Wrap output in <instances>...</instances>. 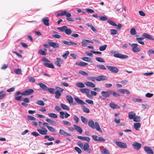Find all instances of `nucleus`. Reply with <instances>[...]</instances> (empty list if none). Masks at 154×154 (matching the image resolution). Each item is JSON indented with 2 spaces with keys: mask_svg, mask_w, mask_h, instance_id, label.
<instances>
[{
  "mask_svg": "<svg viewBox=\"0 0 154 154\" xmlns=\"http://www.w3.org/2000/svg\"><path fill=\"white\" fill-rule=\"evenodd\" d=\"M88 125L91 128L96 129L100 133H102V131L100 128L99 124L97 122H96L94 123L93 121L91 119L88 122Z\"/></svg>",
  "mask_w": 154,
  "mask_h": 154,
  "instance_id": "obj_1",
  "label": "nucleus"
},
{
  "mask_svg": "<svg viewBox=\"0 0 154 154\" xmlns=\"http://www.w3.org/2000/svg\"><path fill=\"white\" fill-rule=\"evenodd\" d=\"M57 29L62 32H65L66 34L67 35H69L72 33L71 29H68V27L65 26H63L62 27H58Z\"/></svg>",
  "mask_w": 154,
  "mask_h": 154,
  "instance_id": "obj_2",
  "label": "nucleus"
},
{
  "mask_svg": "<svg viewBox=\"0 0 154 154\" xmlns=\"http://www.w3.org/2000/svg\"><path fill=\"white\" fill-rule=\"evenodd\" d=\"M101 94L102 96L103 97V100H105L106 98L109 97L110 96L109 91H103L101 92Z\"/></svg>",
  "mask_w": 154,
  "mask_h": 154,
  "instance_id": "obj_3",
  "label": "nucleus"
},
{
  "mask_svg": "<svg viewBox=\"0 0 154 154\" xmlns=\"http://www.w3.org/2000/svg\"><path fill=\"white\" fill-rule=\"evenodd\" d=\"M34 92V90L32 89H27L21 92V95L23 96H27L31 95Z\"/></svg>",
  "mask_w": 154,
  "mask_h": 154,
  "instance_id": "obj_4",
  "label": "nucleus"
},
{
  "mask_svg": "<svg viewBox=\"0 0 154 154\" xmlns=\"http://www.w3.org/2000/svg\"><path fill=\"white\" fill-rule=\"evenodd\" d=\"M93 140L96 141H101L103 142L105 141V139L101 137H99L96 135H92Z\"/></svg>",
  "mask_w": 154,
  "mask_h": 154,
  "instance_id": "obj_5",
  "label": "nucleus"
},
{
  "mask_svg": "<svg viewBox=\"0 0 154 154\" xmlns=\"http://www.w3.org/2000/svg\"><path fill=\"white\" fill-rule=\"evenodd\" d=\"M131 46L132 48V51L135 52H138L140 50V48L138 47V45L137 44H132Z\"/></svg>",
  "mask_w": 154,
  "mask_h": 154,
  "instance_id": "obj_6",
  "label": "nucleus"
},
{
  "mask_svg": "<svg viewBox=\"0 0 154 154\" xmlns=\"http://www.w3.org/2000/svg\"><path fill=\"white\" fill-rule=\"evenodd\" d=\"M108 69L110 71L114 72L117 73L119 71V69L116 67L110 66H107Z\"/></svg>",
  "mask_w": 154,
  "mask_h": 154,
  "instance_id": "obj_7",
  "label": "nucleus"
},
{
  "mask_svg": "<svg viewBox=\"0 0 154 154\" xmlns=\"http://www.w3.org/2000/svg\"><path fill=\"white\" fill-rule=\"evenodd\" d=\"M40 128L41 129L39 128L37 129V131L40 134L42 135L47 134L48 130L46 128L42 126H41Z\"/></svg>",
  "mask_w": 154,
  "mask_h": 154,
  "instance_id": "obj_8",
  "label": "nucleus"
},
{
  "mask_svg": "<svg viewBox=\"0 0 154 154\" xmlns=\"http://www.w3.org/2000/svg\"><path fill=\"white\" fill-rule=\"evenodd\" d=\"M116 144L118 147L122 148H125L127 147V145L125 143L116 141Z\"/></svg>",
  "mask_w": 154,
  "mask_h": 154,
  "instance_id": "obj_9",
  "label": "nucleus"
},
{
  "mask_svg": "<svg viewBox=\"0 0 154 154\" xmlns=\"http://www.w3.org/2000/svg\"><path fill=\"white\" fill-rule=\"evenodd\" d=\"M141 144L136 142H134L132 144V146L134 149L137 150H139L141 146Z\"/></svg>",
  "mask_w": 154,
  "mask_h": 154,
  "instance_id": "obj_10",
  "label": "nucleus"
},
{
  "mask_svg": "<svg viewBox=\"0 0 154 154\" xmlns=\"http://www.w3.org/2000/svg\"><path fill=\"white\" fill-rule=\"evenodd\" d=\"M113 56L115 57L120 59H125L128 57V55H124L120 53L115 54L113 55Z\"/></svg>",
  "mask_w": 154,
  "mask_h": 154,
  "instance_id": "obj_11",
  "label": "nucleus"
},
{
  "mask_svg": "<svg viewBox=\"0 0 154 154\" xmlns=\"http://www.w3.org/2000/svg\"><path fill=\"white\" fill-rule=\"evenodd\" d=\"M64 60L59 58H57L55 62V64L58 66H60L61 64H63L64 63Z\"/></svg>",
  "mask_w": 154,
  "mask_h": 154,
  "instance_id": "obj_12",
  "label": "nucleus"
},
{
  "mask_svg": "<svg viewBox=\"0 0 154 154\" xmlns=\"http://www.w3.org/2000/svg\"><path fill=\"white\" fill-rule=\"evenodd\" d=\"M48 43L50 46H51L54 48H58L59 47V44L57 43L49 41L48 42Z\"/></svg>",
  "mask_w": 154,
  "mask_h": 154,
  "instance_id": "obj_13",
  "label": "nucleus"
},
{
  "mask_svg": "<svg viewBox=\"0 0 154 154\" xmlns=\"http://www.w3.org/2000/svg\"><path fill=\"white\" fill-rule=\"evenodd\" d=\"M59 134L61 135H63L65 137L67 136H70L71 135V134L68 133L67 132L63 129L60 130Z\"/></svg>",
  "mask_w": 154,
  "mask_h": 154,
  "instance_id": "obj_14",
  "label": "nucleus"
},
{
  "mask_svg": "<svg viewBox=\"0 0 154 154\" xmlns=\"http://www.w3.org/2000/svg\"><path fill=\"white\" fill-rule=\"evenodd\" d=\"M144 150L145 152L148 154H153V152L152 150L150 148V147L146 146H145L144 147Z\"/></svg>",
  "mask_w": 154,
  "mask_h": 154,
  "instance_id": "obj_15",
  "label": "nucleus"
},
{
  "mask_svg": "<svg viewBox=\"0 0 154 154\" xmlns=\"http://www.w3.org/2000/svg\"><path fill=\"white\" fill-rule=\"evenodd\" d=\"M142 36L143 37L145 38H146L148 39H149L151 40H153L154 39L152 38L150 35L146 33H144L143 34Z\"/></svg>",
  "mask_w": 154,
  "mask_h": 154,
  "instance_id": "obj_16",
  "label": "nucleus"
},
{
  "mask_svg": "<svg viewBox=\"0 0 154 154\" xmlns=\"http://www.w3.org/2000/svg\"><path fill=\"white\" fill-rule=\"evenodd\" d=\"M144 39V38L143 36L141 37H136L135 38L136 40L138 43L142 45H144L145 44L144 42L142 41Z\"/></svg>",
  "mask_w": 154,
  "mask_h": 154,
  "instance_id": "obj_17",
  "label": "nucleus"
},
{
  "mask_svg": "<svg viewBox=\"0 0 154 154\" xmlns=\"http://www.w3.org/2000/svg\"><path fill=\"white\" fill-rule=\"evenodd\" d=\"M96 80L98 82L101 81L105 80L106 79V77L103 75L99 76L97 77H95Z\"/></svg>",
  "mask_w": 154,
  "mask_h": 154,
  "instance_id": "obj_18",
  "label": "nucleus"
},
{
  "mask_svg": "<svg viewBox=\"0 0 154 154\" xmlns=\"http://www.w3.org/2000/svg\"><path fill=\"white\" fill-rule=\"evenodd\" d=\"M77 138L84 141H86L88 142H90V138L88 137H83L82 136H78Z\"/></svg>",
  "mask_w": 154,
  "mask_h": 154,
  "instance_id": "obj_19",
  "label": "nucleus"
},
{
  "mask_svg": "<svg viewBox=\"0 0 154 154\" xmlns=\"http://www.w3.org/2000/svg\"><path fill=\"white\" fill-rule=\"evenodd\" d=\"M84 84L87 86L91 88H94L95 86V84H94L93 83L91 82H85L84 83Z\"/></svg>",
  "mask_w": 154,
  "mask_h": 154,
  "instance_id": "obj_20",
  "label": "nucleus"
},
{
  "mask_svg": "<svg viewBox=\"0 0 154 154\" xmlns=\"http://www.w3.org/2000/svg\"><path fill=\"white\" fill-rule=\"evenodd\" d=\"M66 97V100L69 104H72L73 101V99L72 97L70 95H67Z\"/></svg>",
  "mask_w": 154,
  "mask_h": 154,
  "instance_id": "obj_21",
  "label": "nucleus"
},
{
  "mask_svg": "<svg viewBox=\"0 0 154 154\" xmlns=\"http://www.w3.org/2000/svg\"><path fill=\"white\" fill-rule=\"evenodd\" d=\"M73 126L75 128V129L79 133L81 134L82 133V130L80 127L75 125H74Z\"/></svg>",
  "mask_w": 154,
  "mask_h": 154,
  "instance_id": "obj_22",
  "label": "nucleus"
},
{
  "mask_svg": "<svg viewBox=\"0 0 154 154\" xmlns=\"http://www.w3.org/2000/svg\"><path fill=\"white\" fill-rule=\"evenodd\" d=\"M38 85L44 91H46L47 90L48 87L45 84L42 83H38Z\"/></svg>",
  "mask_w": 154,
  "mask_h": 154,
  "instance_id": "obj_23",
  "label": "nucleus"
},
{
  "mask_svg": "<svg viewBox=\"0 0 154 154\" xmlns=\"http://www.w3.org/2000/svg\"><path fill=\"white\" fill-rule=\"evenodd\" d=\"M136 116V114L132 112H131L128 113V118L130 119H134Z\"/></svg>",
  "mask_w": 154,
  "mask_h": 154,
  "instance_id": "obj_24",
  "label": "nucleus"
},
{
  "mask_svg": "<svg viewBox=\"0 0 154 154\" xmlns=\"http://www.w3.org/2000/svg\"><path fill=\"white\" fill-rule=\"evenodd\" d=\"M49 20L48 17L44 18L42 20V21L43 22L44 24L47 26L49 25Z\"/></svg>",
  "mask_w": 154,
  "mask_h": 154,
  "instance_id": "obj_25",
  "label": "nucleus"
},
{
  "mask_svg": "<svg viewBox=\"0 0 154 154\" xmlns=\"http://www.w3.org/2000/svg\"><path fill=\"white\" fill-rule=\"evenodd\" d=\"M74 100L79 104L81 105H83L85 104V103L82 100L79 99L78 97H74Z\"/></svg>",
  "mask_w": 154,
  "mask_h": 154,
  "instance_id": "obj_26",
  "label": "nucleus"
},
{
  "mask_svg": "<svg viewBox=\"0 0 154 154\" xmlns=\"http://www.w3.org/2000/svg\"><path fill=\"white\" fill-rule=\"evenodd\" d=\"M110 94H112L113 97H119L120 96V94L117 92H115L112 90H109Z\"/></svg>",
  "mask_w": 154,
  "mask_h": 154,
  "instance_id": "obj_27",
  "label": "nucleus"
},
{
  "mask_svg": "<svg viewBox=\"0 0 154 154\" xmlns=\"http://www.w3.org/2000/svg\"><path fill=\"white\" fill-rule=\"evenodd\" d=\"M109 106L112 109H119L120 108L119 106L113 103H110Z\"/></svg>",
  "mask_w": 154,
  "mask_h": 154,
  "instance_id": "obj_28",
  "label": "nucleus"
},
{
  "mask_svg": "<svg viewBox=\"0 0 154 154\" xmlns=\"http://www.w3.org/2000/svg\"><path fill=\"white\" fill-rule=\"evenodd\" d=\"M81 59L84 61L92 63V61L91 58L89 57H82L81 58Z\"/></svg>",
  "mask_w": 154,
  "mask_h": 154,
  "instance_id": "obj_29",
  "label": "nucleus"
},
{
  "mask_svg": "<svg viewBox=\"0 0 154 154\" xmlns=\"http://www.w3.org/2000/svg\"><path fill=\"white\" fill-rule=\"evenodd\" d=\"M134 128L136 130H139L141 127V124L140 123H135L134 125Z\"/></svg>",
  "mask_w": 154,
  "mask_h": 154,
  "instance_id": "obj_30",
  "label": "nucleus"
},
{
  "mask_svg": "<svg viewBox=\"0 0 154 154\" xmlns=\"http://www.w3.org/2000/svg\"><path fill=\"white\" fill-rule=\"evenodd\" d=\"M85 84L81 82H77L75 83L76 86L80 88H83L85 87Z\"/></svg>",
  "mask_w": 154,
  "mask_h": 154,
  "instance_id": "obj_31",
  "label": "nucleus"
},
{
  "mask_svg": "<svg viewBox=\"0 0 154 154\" xmlns=\"http://www.w3.org/2000/svg\"><path fill=\"white\" fill-rule=\"evenodd\" d=\"M43 65L49 68L52 69L54 68V66L52 63H44L43 64Z\"/></svg>",
  "mask_w": 154,
  "mask_h": 154,
  "instance_id": "obj_32",
  "label": "nucleus"
},
{
  "mask_svg": "<svg viewBox=\"0 0 154 154\" xmlns=\"http://www.w3.org/2000/svg\"><path fill=\"white\" fill-rule=\"evenodd\" d=\"M14 71L17 75H22V71L20 69H14Z\"/></svg>",
  "mask_w": 154,
  "mask_h": 154,
  "instance_id": "obj_33",
  "label": "nucleus"
},
{
  "mask_svg": "<svg viewBox=\"0 0 154 154\" xmlns=\"http://www.w3.org/2000/svg\"><path fill=\"white\" fill-rule=\"evenodd\" d=\"M55 97L56 99H59L61 95V93L58 90H57L55 92Z\"/></svg>",
  "mask_w": 154,
  "mask_h": 154,
  "instance_id": "obj_34",
  "label": "nucleus"
},
{
  "mask_svg": "<svg viewBox=\"0 0 154 154\" xmlns=\"http://www.w3.org/2000/svg\"><path fill=\"white\" fill-rule=\"evenodd\" d=\"M60 106L63 109L66 110H69V107L67 105L61 103Z\"/></svg>",
  "mask_w": 154,
  "mask_h": 154,
  "instance_id": "obj_35",
  "label": "nucleus"
},
{
  "mask_svg": "<svg viewBox=\"0 0 154 154\" xmlns=\"http://www.w3.org/2000/svg\"><path fill=\"white\" fill-rule=\"evenodd\" d=\"M107 47V45L106 44L103 45L99 47V49L100 51H103L106 50Z\"/></svg>",
  "mask_w": 154,
  "mask_h": 154,
  "instance_id": "obj_36",
  "label": "nucleus"
},
{
  "mask_svg": "<svg viewBox=\"0 0 154 154\" xmlns=\"http://www.w3.org/2000/svg\"><path fill=\"white\" fill-rule=\"evenodd\" d=\"M96 66L98 69L102 70H106V67L103 65L102 64L97 65Z\"/></svg>",
  "mask_w": 154,
  "mask_h": 154,
  "instance_id": "obj_37",
  "label": "nucleus"
},
{
  "mask_svg": "<svg viewBox=\"0 0 154 154\" xmlns=\"http://www.w3.org/2000/svg\"><path fill=\"white\" fill-rule=\"evenodd\" d=\"M90 90L87 88H81L79 89V91L82 93H86L89 91Z\"/></svg>",
  "mask_w": 154,
  "mask_h": 154,
  "instance_id": "obj_38",
  "label": "nucleus"
},
{
  "mask_svg": "<svg viewBox=\"0 0 154 154\" xmlns=\"http://www.w3.org/2000/svg\"><path fill=\"white\" fill-rule=\"evenodd\" d=\"M101 152L103 154H109V151L106 148H104L103 150H100Z\"/></svg>",
  "mask_w": 154,
  "mask_h": 154,
  "instance_id": "obj_39",
  "label": "nucleus"
},
{
  "mask_svg": "<svg viewBox=\"0 0 154 154\" xmlns=\"http://www.w3.org/2000/svg\"><path fill=\"white\" fill-rule=\"evenodd\" d=\"M89 147V146L88 143H85L83 146V149L84 150H87Z\"/></svg>",
  "mask_w": 154,
  "mask_h": 154,
  "instance_id": "obj_40",
  "label": "nucleus"
},
{
  "mask_svg": "<svg viewBox=\"0 0 154 154\" xmlns=\"http://www.w3.org/2000/svg\"><path fill=\"white\" fill-rule=\"evenodd\" d=\"M4 92V91H0V100L2 99L5 96L6 94Z\"/></svg>",
  "mask_w": 154,
  "mask_h": 154,
  "instance_id": "obj_41",
  "label": "nucleus"
},
{
  "mask_svg": "<svg viewBox=\"0 0 154 154\" xmlns=\"http://www.w3.org/2000/svg\"><path fill=\"white\" fill-rule=\"evenodd\" d=\"M48 115L49 117L54 118H57V115L54 113H49L48 114Z\"/></svg>",
  "mask_w": 154,
  "mask_h": 154,
  "instance_id": "obj_42",
  "label": "nucleus"
},
{
  "mask_svg": "<svg viewBox=\"0 0 154 154\" xmlns=\"http://www.w3.org/2000/svg\"><path fill=\"white\" fill-rule=\"evenodd\" d=\"M110 33L112 35H115L118 33V31L115 29H112L110 30Z\"/></svg>",
  "mask_w": 154,
  "mask_h": 154,
  "instance_id": "obj_43",
  "label": "nucleus"
},
{
  "mask_svg": "<svg viewBox=\"0 0 154 154\" xmlns=\"http://www.w3.org/2000/svg\"><path fill=\"white\" fill-rule=\"evenodd\" d=\"M81 121L83 123L85 124H87V123L88 121L87 119L83 116H81Z\"/></svg>",
  "mask_w": 154,
  "mask_h": 154,
  "instance_id": "obj_44",
  "label": "nucleus"
},
{
  "mask_svg": "<svg viewBox=\"0 0 154 154\" xmlns=\"http://www.w3.org/2000/svg\"><path fill=\"white\" fill-rule=\"evenodd\" d=\"M133 121L136 122H139L140 121V117L138 116H135V117L133 120Z\"/></svg>",
  "mask_w": 154,
  "mask_h": 154,
  "instance_id": "obj_45",
  "label": "nucleus"
},
{
  "mask_svg": "<svg viewBox=\"0 0 154 154\" xmlns=\"http://www.w3.org/2000/svg\"><path fill=\"white\" fill-rule=\"evenodd\" d=\"M95 59L97 61L100 62L104 63L105 62V60L101 57H96Z\"/></svg>",
  "mask_w": 154,
  "mask_h": 154,
  "instance_id": "obj_46",
  "label": "nucleus"
},
{
  "mask_svg": "<svg viewBox=\"0 0 154 154\" xmlns=\"http://www.w3.org/2000/svg\"><path fill=\"white\" fill-rule=\"evenodd\" d=\"M83 111L84 112L86 113H89L90 112L89 109L85 106H83Z\"/></svg>",
  "mask_w": 154,
  "mask_h": 154,
  "instance_id": "obj_47",
  "label": "nucleus"
},
{
  "mask_svg": "<svg viewBox=\"0 0 154 154\" xmlns=\"http://www.w3.org/2000/svg\"><path fill=\"white\" fill-rule=\"evenodd\" d=\"M130 33L132 35H135L137 34L135 29L134 28H132L131 29Z\"/></svg>",
  "mask_w": 154,
  "mask_h": 154,
  "instance_id": "obj_48",
  "label": "nucleus"
},
{
  "mask_svg": "<svg viewBox=\"0 0 154 154\" xmlns=\"http://www.w3.org/2000/svg\"><path fill=\"white\" fill-rule=\"evenodd\" d=\"M79 73L83 75L88 76V74L86 72L82 70L79 71Z\"/></svg>",
  "mask_w": 154,
  "mask_h": 154,
  "instance_id": "obj_49",
  "label": "nucleus"
},
{
  "mask_svg": "<svg viewBox=\"0 0 154 154\" xmlns=\"http://www.w3.org/2000/svg\"><path fill=\"white\" fill-rule=\"evenodd\" d=\"M107 22L109 23L110 25L114 26H116L117 24H116L114 22L110 20H107Z\"/></svg>",
  "mask_w": 154,
  "mask_h": 154,
  "instance_id": "obj_50",
  "label": "nucleus"
},
{
  "mask_svg": "<svg viewBox=\"0 0 154 154\" xmlns=\"http://www.w3.org/2000/svg\"><path fill=\"white\" fill-rule=\"evenodd\" d=\"M36 103L39 105L43 106L44 105V103L42 100H38L36 101Z\"/></svg>",
  "mask_w": 154,
  "mask_h": 154,
  "instance_id": "obj_51",
  "label": "nucleus"
},
{
  "mask_svg": "<svg viewBox=\"0 0 154 154\" xmlns=\"http://www.w3.org/2000/svg\"><path fill=\"white\" fill-rule=\"evenodd\" d=\"M69 51H66V53L62 55V57L65 59H66L68 55H69Z\"/></svg>",
  "mask_w": 154,
  "mask_h": 154,
  "instance_id": "obj_52",
  "label": "nucleus"
},
{
  "mask_svg": "<svg viewBox=\"0 0 154 154\" xmlns=\"http://www.w3.org/2000/svg\"><path fill=\"white\" fill-rule=\"evenodd\" d=\"M48 129L51 132H54L56 131V129L54 128L51 126H49V127H48Z\"/></svg>",
  "mask_w": 154,
  "mask_h": 154,
  "instance_id": "obj_53",
  "label": "nucleus"
},
{
  "mask_svg": "<svg viewBox=\"0 0 154 154\" xmlns=\"http://www.w3.org/2000/svg\"><path fill=\"white\" fill-rule=\"evenodd\" d=\"M28 80L31 82H35V79L32 77L29 76L28 77Z\"/></svg>",
  "mask_w": 154,
  "mask_h": 154,
  "instance_id": "obj_54",
  "label": "nucleus"
},
{
  "mask_svg": "<svg viewBox=\"0 0 154 154\" xmlns=\"http://www.w3.org/2000/svg\"><path fill=\"white\" fill-rule=\"evenodd\" d=\"M73 119L76 124H78L79 121L78 117L75 115L73 116Z\"/></svg>",
  "mask_w": 154,
  "mask_h": 154,
  "instance_id": "obj_55",
  "label": "nucleus"
},
{
  "mask_svg": "<svg viewBox=\"0 0 154 154\" xmlns=\"http://www.w3.org/2000/svg\"><path fill=\"white\" fill-rule=\"evenodd\" d=\"M38 53L42 55H46L47 54L46 52L43 50L40 49L38 51Z\"/></svg>",
  "mask_w": 154,
  "mask_h": 154,
  "instance_id": "obj_56",
  "label": "nucleus"
},
{
  "mask_svg": "<svg viewBox=\"0 0 154 154\" xmlns=\"http://www.w3.org/2000/svg\"><path fill=\"white\" fill-rule=\"evenodd\" d=\"M88 79L90 81H91L92 82H94L95 80V77H94V76H89L88 78Z\"/></svg>",
  "mask_w": 154,
  "mask_h": 154,
  "instance_id": "obj_57",
  "label": "nucleus"
},
{
  "mask_svg": "<svg viewBox=\"0 0 154 154\" xmlns=\"http://www.w3.org/2000/svg\"><path fill=\"white\" fill-rule=\"evenodd\" d=\"M44 138H47L48 140L49 141H52L54 139V138L53 137H51V138H49V136L48 135H45Z\"/></svg>",
  "mask_w": 154,
  "mask_h": 154,
  "instance_id": "obj_58",
  "label": "nucleus"
},
{
  "mask_svg": "<svg viewBox=\"0 0 154 154\" xmlns=\"http://www.w3.org/2000/svg\"><path fill=\"white\" fill-rule=\"evenodd\" d=\"M47 90L51 94L54 93L55 91V89L53 88H47Z\"/></svg>",
  "mask_w": 154,
  "mask_h": 154,
  "instance_id": "obj_59",
  "label": "nucleus"
},
{
  "mask_svg": "<svg viewBox=\"0 0 154 154\" xmlns=\"http://www.w3.org/2000/svg\"><path fill=\"white\" fill-rule=\"evenodd\" d=\"M86 12L89 13H92L94 12V11L93 10L90 8H86Z\"/></svg>",
  "mask_w": 154,
  "mask_h": 154,
  "instance_id": "obj_60",
  "label": "nucleus"
},
{
  "mask_svg": "<svg viewBox=\"0 0 154 154\" xmlns=\"http://www.w3.org/2000/svg\"><path fill=\"white\" fill-rule=\"evenodd\" d=\"M28 120L32 121H35L36 119L35 118L31 116H28Z\"/></svg>",
  "mask_w": 154,
  "mask_h": 154,
  "instance_id": "obj_61",
  "label": "nucleus"
},
{
  "mask_svg": "<svg viewBox=\"0 0 154 154\" xmlns=\"http://www.w3.org/2000/svg\"><path fill=\"white\" fill-rule=\"evenodd\" d=\"M125 89H118L117 91L118 92H119L120 93L122 94H125Z\"/></svg>",
  "mask_w": 154,
  "mask_h": 154,
  "instance_id": "obj_62",
  "label": "nucleus"
},
{
  "mask_svg": "<svg viewBox=\"0 0 154 154\" xmlns=\"http://www.w3.org/2000/svg\"><path fill=\"white\" fill-rule=\"evenodd\" d=\"M42 61L45 62V63H50V61L47 58L45 57H43L42 58Z\"/></svg>",
  "mask_w": 154,
  "mask_h": 154,
  "instance_id": "obj_63",
  "label": "nucleus"
},
{
  "mask_svg": "<svg viewBox=\"0 0 154 154\" xmlns=\"http://www.w3.org/2000/svg\"><path fill=\"white\" fill-rule=\"evenodd\" d=\"M99 19L100 20L105 21L107 20V18L105 16H100L99 17Z\"/></svg>",
  "mask_w": 154,
  "mask_h": 154,
  "instance_id": "obj_64",
  "label": "nucleus"
}]
</instances>
